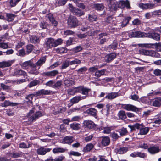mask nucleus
Masks as SVG:
<instances>
[{
	"label": "nucleus",
	"mask_w": 161,
	"mask_h": 161,
	"mask_svg": "<svg viewBox=\"0 0 161 161\" xmlns=\"http://www.w3.org/2000/svg\"><path fill=\"white\" fill-rule=\"evenodd\" d=\"M130 35L132 37H148L157 41L160 40V34L154 31L146 33L141 31H132Z\"/></svg>",
	"instance_id": "obj_1"
},
{
	"label": "nucleus",
	"mask_w": 161,
	"mask_h": 161,
	"mask_svg": "<svg viewBox=\"0 0 161 161\" xmlns=\"http://www.w3.org/2000/svg\"><path fill=\"white\" fill-rule=\"evenodd\" d=\"M42 116V114L40 111H37L36 113L32 109L29 111L27 115V117L28 118V120L31 122H33L36 120V119Z\"/></svg>",
	"instance_id": "obj_2"
},
{
	"label": "nucleus",
	"mask_w": 161,
	"mask_h": 161,
	"mask_svg": "<svg viewBox=\"0 0 161 161\" xmlns=\"http://www.w3.org/2000/svg\"><path fill=\"white\" fill-rule=\"evenodd\" d=\"M67 24L70 28H75L78 26L79 21L75 16L70 15L68 18Z\"/></svg>",
	"instance_id": "obj_3"
},
{
	"label": "nucleus",
	"mask_w": 161,
	"mask_h": 161,
	"mask_svg": "<svg viewBox=\"0 0 161 161\" xmlns=\"http://www.w3.org/2000/svg\"><path fill=\"white\" fill-rule=\"evenodd\" d=\"M139 52L141 54L154 58H159L160 56L158 53L153 50H148L142 49L139 50Z\"/></svg>",
	"instance_id": "obj_4"
},
{
	"label": "nucleus",
	"mask_w": 161,
	"mask_h": 161,
	"mask_svg": "<svg viewBox=\"0 0 161 161\" xmlns=\"http://www.w3.org/2000/svg\"><path fill=\"white\" fill-rule=\"evenodd\" d=\"M139 46L141 47L145 48H155L158 51L161 52V43H144L139 44Z\"/></svg>",
	"instance_id": "obj_5"
},
{
	"label": "nucleus",
	"mask_w": 161,
	"mask_h": 161,
	"mask_svg": "<svg viewBox=\"0 0 161 161\" xmlns=\"http://www.w3.org/2000/svg\"><path fill=\"white\" fill-rule=\"evenodd\" d=\"M121 107L123 108L127 111L136 112L138 110V108L130 104H122Z\"/></svg>",
	"instance_id": "obj_6"
},
{
	"label": "nucleus",
	"mask_w": 161,
	"mask_h": 161,
	"mask_svg": "<svg viewBox=\"0 0 161 161\" xmlns=\"http://www.w3.org/2000/svg\"><path fill=\"white\" fill-rule=\"evenodd\" d=\"M71 11L75 15L78 17L84 15L85 14V12L83 10L73 7L71 9Z\"/></svg>",
	"instance_id": "obj_7"
},
{
	"label": "nucleus",
	"mask_w": 161,
	"mask_h": 161,
	"mask_svg": "<svg viewBox=\"0 0 161 161\" xmlns=\"http://www.w3.org/2000/svg\"><path fill=\"white\" fill-rule=\"evenodd\" d=\"M92 8L95 10L101 11L104 9L105 7L103 3H95L93 4Z\"/></svg>",
	"instance_id": "obj_8"
},
{
	"label": "nucleus",
	"mask_w": 161,
	"mask_h": 161,
	"mask_svg": "<svg viewBox=\"0 0 161 161\" xmlns=\"http://www.w3.org/2000/svg\"><path fill=\"white\" fill-rule=\"evenodd\" d=\"M52 92L50 90L42 89L35 92L33 94V96H38L43 95H49L51 94Z\"/></svg>",
	"instance_id": "obj_9"
},
{
	"label": "nucleus",
	"mask_w": 161,
	"mask_h": 161,
	"mask_svg": "<svg viewBox=\"0 0 161 161\" xmlns=\"http://www.w3.org/2000/svg\"><path fill=\"white\" fill-rule=\"evenodd\" d=\"M109 9L112 11H114L116 8L115 6L117 1L115 0H106Z\"/></svg>",
	"instance_id": "obj_10"
},
{
	"label": "nucleus",
	"mask_w": 161,
	"mask_h": 161,
	"mask_svg": "<svg viewBox=\"0 0 161 161\" xmlns=\"http://www.w3.org/2000/svg\"><path fill=\"white\" fill-rule=\"evenodd\" d=\"M50 148H46L43 147H41L37 150V153L38 155H45L47 152H49Z\"/></svg>",
	"instance_id": "obj_11"
},
{
	"label": "nucleus",
	"mask_w": 161,
	"mask_h": 161,
	"mask_svg": "<svg viewBox=\"0 0 161 161\" xmlns=\"http://www.w3.org/2000/svg\"><path fill=\"white\" fill-rule=\"evenodd\" d=\"M45 43L46 48L47 49L51 48L54 47V39L52 38H48L46 39Z\"/></svg>",
	"instance_id": "obj_12"
},
{
	"label": "nucleus",
	"mask_w": 161,
	"mask_h": 161,
	"mask_svg": "<svg viewBox=\"0 0 161 161\" xmlns=\"http://www.w3.org/2000/svg\"><path fill=\"white\" fill-rule=\"evenodd\" d=\"M116 57V54L115 53H112L107 55L105 57V59L107 63H109L111 62Z\"/></svg>",
	"instance_id": "obj_13"
},
{
	"label": "nucleus",
	"mask_w": 161,
	"mask_h": 161,
	"mask_svg": "<svg viewBox=\"0 0 161 161\" xmlns=\"http://www.w3.org/2000/svg\"><path fill=\"white\" fill-rule=\"evenodd\" d=\"M46 60L45 57L41 58L35 64H34V69L36 68V67H39L38 69L42 65L45 63Z\"/></svg>",
	"instance_id": "obj_14"
},
{
	"label": "nucleus",
	"mask_w": 161,
	"mask_h": 161,
	"mask_svg": "<svg viewBox=\"0 0 161 161\" xmlns=\"http://www.w3.org/2000/svg\"><path fill=\"white\" fill-rule=\"evenodd\" d=\"M21 65L23 69H26L27 67H29L31 69H34V63L30 60L24 62Z\"/></svg>",
	"instance_id": "obj_15"
},
{
	"label": "nucleus",
	"mask_w": 161,
	"mask_h": 161,
	"mask_svg": "<svg viewBox=\"0 0 161 161\" xmlns=\"http://www.w3.org/2000/svg\"><path fill=\"white\" fill-rule=\"evenodd\" d=\"M83 124L84 126L89 129H92L95 126V125L94 123L90 120L84 121Z\"/></svg>",
	"instance_id": "obj_16"
},
{
	"label": "nucleus",
	"mask_w": 161,
	"mask_h": 161,
	"mask_svg": "<svg viewBox=\"0 0 161 161\" xmlns=\"http://www.w3.org/2000/svg\"><path fill=\"white\" fill-rule=\"evenodd\" d=\"M132 18L130 16L125 17L123 19L122 21L120 23L121 24V27L123 28L127 26L129 24V21Z\"/></svg>",
	"instance_id": "obj_17"
},
{
	"label": "nucleus",
	"mask_w": 161,
	"mask_h": 161,
	"mask_svg": "<svg viewBox=\"0 0 161 161\" xmlns=\"http://www.w3.org/2000/svg\"><path fill=\"white\" fill-rule=\"evenodd\" d=\"M97 111L94 108H90L86 110L84 113L87 114L91 115L92 116L95 118H97Z\"/></svg>",
	"instance_id": "obj_18"
},
{
	"label": "nucleus",
	"mask_w": 161,
	"mask_h": 161,
	"mask_svg": "<svg viewBox=\"0 0 161 161\" xmlns=\"http://www.w3.org/2000/svg\"><path fill=\"white\" fill-rule=\"evenodd\" d=\"M81 87H75L73 89H69L68 90V94L70 95H74L77 92H81Z\"/></svg>",
	"instance_id": "obj_19"
},
{
	"label": "nucleus",
	"mask_w": 161,
	"mask_h": 161,
	"mask_svg": "<svg viewBox=\"0 0 161 161\" xmlns=\"http://www.w3.org/2000/svg\"><path fill=\"white\" fill-rule=\"evenodd\" d=\"M64 83L65 86L69 87L74 85L75 83L74 81V79L71 78L65 79L64 81Z\"/></svg>",
	"instance_id": "obj_20"
},
{
	"label": "nucleus",
	"mask_w": 161,
	"mask_h": 161,
	"mask_svg": "<svg viewBox=\"0 0 161 161\" xmlns=\"http://www.w3.org/2000/svg\"><path fill=\"white\" fill-rule=\"evenodd\" d=\"M155 6V4L151 3H147L143 4L141 3L140 4V6L143 9H152Z\"/></svg>",
	"instance_id": "obj_21"
},
{
	"label": "nucleus",
	"mask_w": 161,
	"mask_h": 161,
	"mask_svg": "<svg viewBox=\"0 0 161 161\" xmlns=\"http://www.w3.org/2000/svg\"><path fill=\"white\" fill-rule=\"evenodd\" d=\"M152 105L155 107H160L161 106V97L155 98L153 101Z\"/></svg>",
	"instance_id": "obj_22"
},
{
	"label": "nucleus",
	"mask_w": 161,
	"mask_h": 161,
	"mask_svg": "<svg viewBox=\"0 0 161 161\" xmlns=\"http://www.w3.org/2000/svg\"><path fill=\"white\" fill-rule=\"evenodd\" d=\"M18 104L15 103H11L8 101H5L1 104V106L3 107H6L8 106H17Z\"/></svg>",
	"instance_id": "obj_23"
},
{
	"label": "nucleus",
	"mask_w": 161,
	"mask_h": 161,
	"mask_svg": "<svg viewBox=\"0 0 161 161\" xmlns=\"http://www.w3.org/2000/svg\"><path fill=\"white\" fill-rule=\"evenodd\" d=\"M74 141V139L73 136H66L65 137L62 141V142L64 143H67L70 144Z\"/></svg>",
	"instance_id": "obj_24"
},
{
	"label": "nucleus",
	"mask_w": 161,
	"mask_h": 161,
	"mask_svg": "<svg viewBox=\"0 0 161 161\" xmlns=\"http://www.w3.org/2000/svg\"><path fill=\"white\" fill-rule=\"evenodd\" d=\"M40 41V38L35 36H32L30 38V42L32 43H39Z\"/></svg>",
	"instance_id": "obj_25"
},
{
	"label": "nucleus",
	"mask_w": 161,
	"mask_h": 161,
	"mask_svg": "<svg viewBox=\"0 0 161 161\" xmlns=\"http://www.w3.org/2000/svg\"><path fill=\"white\" fill-rule=\"evenodd\" d=\"M86 98V96H75L71 99L70 101L73 103H78L79 101L83 99Z\"/></svg>",
	"instance_id": "obj_26"
},
{
	"label": "nucleus",
	"mask_w": 161,
	"mask_h": 161,
	"mask_svg": "<svg viewBox=\"0 0 161 161\" xmlns=\"http://www.w3.org/2000/svg\"><path fill=\"white\" fill-rule=\"evenodd\" d=\"M13 63L12 61H3L0 62V68L8 67L11 66Z\"/></svg>",
	"instance_id": "obj_27"
},
{
	"label": "nucleus",
	"mask_w": 161,
	"mask_h": 161,
	"mask_svg": "<svg viewBox=\"0 0 161 161\" xmlns=\"http://www.w3.org/2000/svg\"><path fill=\"white\" fill-rule=\"evenodd\" d=\"M118 96L117 92H111L108 94L105 97V98L108 99H112L115 98Z\"/></svg>",
	"instance_id": "obj_28"
},
{
	"label": "nucleus",
	"mask_w": 161,
	"mask_h": 161,
	"mask_svg": "<svg viewBox=\"0 0 161 161\" xmlns=\"http://www.w3.org/2000/svg\"><path fill=\"white\" fill-rule=\"evenodd\" d=\"M16 15L12 13H6V19L9 22H12L14 19Z\"/></svg>",
	"instance_id": "obj_29"
},
{
	"label": "nucleus",
	"mask_w": 161,
	"mask_h": 161,
	"mask_svg": "<svg viewBox=\"0 0 161 161\" xmlns=\"http://www.w3.org/2000/svg\"><path fill=\"white\" fill-rule=\"evenodd\" d=\"M118 43L116 40H115L113 41L112 43L108 45V48L110 49L115 50L116 49L117 47Z\"/></svg>",
	"instance_id": "obj_30"
},
{
	"label": "nucleus",
	"mask_w": 161,
	"mask_h": 161,
	"mask_svg": "<svg viewBox=\"0 0 161 161\" xmlns=\"http://www.w3.org/2000/svg\"><path fill=\"white\" fill-rule=\"evenodd\" d=\"M148 152L152 154H154L158 153L159 149L158 147L154 146L148 149Z\"/></svg>",
	"instance_id": "obj_31"
},
{
	"label": "nucleus",
	"mask_w": 161,
	"mask_h": 161,
	"mask_svg": "<svg viewBox=\"0 0 161 161\" xmlns=\"http://www.w3.org/2000/svg\"><path fill=\"white\" fill-rule=\"evenodd\" d=\"M88 20L90 22H92L94 21H96L98 20L97 16L94 14H88Z\"/></svg>",
	"instance_id": "obj_32"
},
{
	"label": "nucleus",
	"mask_w": 161,
	"mask_h": 161,
	"mask_svg": "<svg viewBox=\"0 0 161 161\" xmlns=\"http://www.w3.org/2000/svg\"><path fill=\"white\" fill-rule=\"evenodd\" d=\"M68 50V49L66 47H60L57 48L56 49L57 52L59 54L66 53Z\"/></svg>",
	"instance_id": "obj_33"
},
{
	"label": "nucleus",
	"mask_w": 161,
	"mask_h": 161,
	"mask_svg": "<svg viewBox=\"0 0 161 161\" xmlns=\"http://www.w3.org/2000/svg\"><path fill=\"white\" fill-rule=\"evenodd\" d=\"M26 49V53L27 54H29L31 53L34 48V46L31 44H28L25 46Z\"/></svg>",
	"instance_id": "obj_34"
},
{
	"label": "nucleus",
	"mask_w": 161,
	"mask_h": 161,
	"mask_svg": "<svg viewBox=\"0 0 161 161\" xmlns=\"http://www.w3.org/2000/svg\"><path fill=\"white\" fill-rule=\"evenodd\" d=\"M90 90V89L81 86L80 93L83 95H85V96H86V97Z\"/></svg>",
	"instance_id": "obj_35"
},
{
	"label": "nucleus",
	"mask_w": 161,
	"mask_h": 161,
	"mask_svg": "<svg viewBox=\"0 0 161 161\" xmlns=\"http://www.w3.org/2000/svg\"><path fill=\"white\" fill-rule=\"evenodd\" d=\"M110 142V139L109 137H104L102 139V143L103 145L106 146L109 144Z\"/></svg>",
	"instance_id": "obj_36"
},
{
	"label": "nucleus",
	"mask_w": 161,
	"mask_h": 161,
	"mask_svg": "<svg viewBox=\"0 0 161 161\" xmlns=\"http://www.w3.org/2000/svg\"><path fill=\"white\" fill-rule=\"evenodd\" d=\"M123 0H121L117 2L115 6V8L114 9V11H116L118 8H120L122 9H123Z\"/></svg>",
	"instance_id": "obj_37"
},
{
	"label": "nucleus",
	"mask_w": 161,
	"mask_h": 161,
	"mask_svg": "<svg viewBox=\"0 0 161 161\" xmlns=\"http://www.w3.org/2000/svg\"><path fill=\"white\" fill-rule=\"evenodd\" d=\"M94 146L92 143L87 144L83 148V151L84 152L90 151L93 147Z\"/></svg>",
	"instance_id": "obj_38"
},
{
	"label": "nucleus",
	"mask_w": 161,
	"mask_h": 161,
	"mask_svg": "<svg viewBox=\"0 0 161 161\" xmlns=\"http://www.w3.org/2000/svg\"><path fill=\"white\" fill-rule=\"evenodd\" d=\"M123 9L125 8L127 9H130L131 8L130 5V2L128 0H123Z\"/></svg>",
	"instance_id": "obj_39"
},
{
	"label": "nucleus",
	"mask_w": 161,
	"mask_h": 161,
	"mask_svg": "<svg viewBox=\"0 0 161 161\" xmlns=\"http://www.w3.org/2000/svg\"><path fill=\"white\" fill-rule=\"evenodd\" d=\"M40 28L42 29H46L49 25L45 21H41L39 24Z\"/></svg>",
	"instance_id": "obj_40"
},
{
	"label": "nucleus",
	"mask_w": 161,
	"mask_h": 161,
	"mask_svg": "<svg viewBox=\"0 0 161 161\" xmlns=\"http://www.w3.org/2000/svg\"><path fill=\"white\" fill-rule=\"evenodd\" d=\"M120 135L121 136H125L127 135L128 133V131L126 128L122 127L118 131Z\"/></svg>",
	"instance_id": "obj_41"
},
{
	"label": "nucleus",
	"mask_w": 161,
	"mask_h": 161,
	"mask_svg": "<svg viewBox=\"0 0 161 161\" xmlns=\"http://www.w3.org/2000/svg\"><path fill=\"white\" fill-rule=\"evenodd\" d=\"M149 130V128L147 127L141 128L140 130V133L141 135L146 134Z\"/></svg>",
	"instance_id": "obj_42"
},
{
	"label": "nucleus",
	"mask_w": 161,
	"mask_h": 161,
	"mask_svg": "<svg viewBox=\"0 0 161 161\" xmlns=\"http://www.w3.org/2000/svg\"><path fill=\"white\" fill-rule=\"evenodd\" d=\"M70 128L73 130H77L80 128V125L78 123H74L70 125Z\"/></svg>",
	"instance_id": "obj_43"
},
{
	"label": "nucleus",
	"mask_w": 161,
	"mask_h": 161,
	"mask_svg": "<svg viewBox=\"0 0 161 161\" xmlns=\"http://www.w3.org/2000/svg\"><path fill=\"white\" fill-rule=\"evenodd\" d=\"M118 115L119 118L121 119H124L126 118L125 112L123 111H120L118 113Z\"/></svg>",
	"instance_id": "obj_44"
},
{
	"label": "nucleus",
	"mask_w": 161,
	"mask_h": 161,
	"mask_svg": "<svg viewBox=\"0 0 161 161\" xmlns=\"http://www.w3.org/2000/svg\"><path fill=\"white\" fill-rule=\"evenodd\" d=\"M128 148L125 147H120L117 149L116 151L117 153L119 154H123L126 152L128 151Z\"/></svg>",
	"instance_id": "obj_45"
},
{
	"label": "nucleus",
	"mask_w": 161,
	"mask_h": 161,
	"mask_svg": "<svg viewBox=\"0 0 161 161\" xmlns=\"http://www.w3.org/2000/svg\"><path fill=\"white\" fill-rule=\"evenodd\" d=\"M66 150L62 148L58 147L54 148L53 150V152L54 153H63L65 152Z\"/></svg>",
	"instance_id": "obj_46"
},
{
	"label": "nucleus",
	"mask_w": 161,
	"mask_h": 161,
	"mask_svg": "<svg viewBox=\"0 0 161 161\" xmlns=\"http://www.w3.org/2000/svg\"><path fill=\"white\" fill-rule=\"evenodd\" d=\"M54 47L61 45L63 43V40L61 38H58L55 40L54 39Z\"/></svg>",
	"instance_id": "obj_47"
},
{
	"label": "nucleus",
	"mask_w": 161,
	"mask_h": 161,
	"mask_svg": "<svg viewBox=\"0 0 161 161\" xmlns=\"http://www.w3.org/2000/svg\"><path fill=\"white\" fill-rule=\"evenodd\" d=\"M10 6L11 7L15 6L21 0H9Z\"/></svg>",
	"instance_id": "obj_48"
},
{
	"label": "nucleus",
	"mask_w": 161,
	"mask_h": 161,
	"mask_svg": "<svg viewBox=\"0 0 161 161\" xmlns=\"http://www.w3.org/2000/svg\"><path fill=\"white\" fill-rule=\"evenodd\" d=\"M32 146V144L31 143H28V145L24 142L21 143L19 144V147L22 148H30Z\"/></svg>",
	"instance_id": "obj_49"
},
{
	"label": "nucleus",
	"mask_w": 161,
	"mask_h": 161,
	"mask_svg": "<svg viewBox=\"0 0 161 161\" xmlns=\"http://www.w3.org/2000/svg\"><path fill=\"white\" fill-rule=\"evenodd\" d=\"M39 84V81L38 80H35L30 82L29 84V85L28 86L29 87H31L33 86H34L38 84Z\"/></svg>",
	"instance_id": "obj_50"
},
{
	"label": "nucleus",
	"mask_w": 161,
	"mask_h": 161,
	"mask_svg": "<svg viewBox=\"0 0 161 161\" xmlns=\"http://www.w3.org/2000/svg\"><path fill=\"white\" fill-rule=\"evenodd\" d=\"M69 64L68 62V60H66L64 61L62 64V66L61 68L62 69H66L67 67H68L69 65Z\"/></svg>",
	"instance_id": "obj_51"
},
{
	"label": "nucleus",
	"mask_w": 161,
	"mask_h": 161,
	"mask_svg": "<svg viewBox=\"0 0 161 161\" xmlns=\"http://www.w3.org/2000/svg\"><path fill=\"white\" fill-rule=\"evenodd\" d=\"M69 65H72L75 64H79L81 63L80 60L75 59L72 61H68Z\"/></svg>",
	"instance_id": "obj_52"
},
{
	"label": "nucleus",
	"mask_w": 161,
	"mask_h": 161,
	"mask_svg": "<svg viewBox=\"0 0 161 161\" xmlns=\"http://www.w3.org/2000/svg\"><path fill=\"white\" fill-rule=\"evenodd\" d=\"M62 82L61 81H57L56 83H54L53 86V88H58L60 87L62 84Z\"/></svg>",
	"instance_id": "obj_53"
},
{
	"label": "nucleus",
	"mask_w": 161,
	"mask_h": 161,
	"mask_svg": "<svg viewBox=\"0 0 161 161\" xmlns=\"http://www.w3.org/2000/svg\"><path fill=\"white\" fill-rule=\"evenodd\" d=\"M141 24V21L138 18H136L132 21V24L133 25H139Z\"/></svg>",
	"instance_id": "obj_54"
},
{
	"label": "nucleus",
	"mask_w": 161,
	"mask_h": 161,
	"mask_svg": "<svg viewBox=\"0 0 161 161\" xmlns=\"http://www.w3.org/2000/svg\"><path fill=\"white\" fill-rule=\"evenodd\" d=\"M68 0H59L58 2V6L65 5Z\"/></svg>",
	"instance_id": "obj_55"
},
{
	"label": "nucleus",
	"mask_w": 161,
	"mask_h": 161,
	"mask_svg": "<svg viewBox=\"0 0 161 161\" xmlns=\"http://www.w3.org/2000/svg\"><path fill=\"white\" fill-rule=\"evenodd\" d=\"M75 33L74 31L70 30H67L65 31L64 32V34L65 35L67 36L70 35H73Z\"/></svg>",
	"instance_id": "obj_56"
},
{
	"label": "nucleus",
	"mask_w": 161,
	"mask_h": 161,
	"mask_svg": "<svg viewBox=\"0 0 161 161\" xmlns=\"http://www.w3.org/2000/svg\"><path fill=\"white\" fill-rule=\"evenodd\" d=\"M82 50V48L81 46H77L73 48V51L76 53L80 52Z\"/></svg>",
	"instance_id": "obj_57"
},
{
	"label": "nucleus",
	"mask_w": 161,
	"mask_h": 161,
	"mask_svg": "<svg viewBox=\"0 0 161 161\" xmlns=\"http://www.w3.org/2000/svg\"><path fill=\"white\" fill-rule=\"evenodd\" d=\"M0 47L4 49H7L8 48V46L6 43L0 42Z\"/></svg>",
	"instance_id": "obj_58"
},
{
	"label": "nucleus",
	"mask_w": 161,
	"mask_h": 161,
	"mask_svg": "<svg viewBox=\"0 0 161 161\" xmlns=\"http://www.w3.org/2000/svg\"><path fill=\"white\" fill-rule=\"evenodd\" d=\"M111 136L112 138L115 140L118 139L119 137V136L116 133L114 132L111 133Z\"/></svg>",
	"instance_id": "obj_59"
},
{
	"label": "nucleus",
	"mask_w": 161,
	"mask_h": 161,
	"mask_svg": "<svg viewBox=\"0 0 161 161\" xmlns=\"http://www.w3.org/2000/svg\"><path fill=\"white\" fill-rule=\"evenodd\" d=\"M87 33L84 34L80 33L77 35V36L79 38L82 39L87 37Z\"/></svg>",
	"instance_id": "obj_60"
},
{
	"label": "nucleus",
	"mask_w": 161,
	"mask_h": 161,
	"mask_svg": "<svg viewBox=\"0 0 161 161\" xmlns=\"http://www.w3.org/2000/svg\"><path fill=\"white\" fill-rule=\"evenodd\" d=\"M104 71H96L95 72V75L97 77H99L102 75H103Z\"/></svg>",
	"instance_id": "obj_61"
},
{
	"label": "nucleus",
	"mask_w": 161,
	"mask_h": 161,
	"mask_svg": "<svg viewBox=\"0 0 161 161\" xmlns=\"http://www.w3.org/2000/svg\"><path fill=\"white\" fill-rule=\"evenodd\" d=\"M69 154L71 155L78 156L80 155V154L77 152L72 151L70 152Z\"/></svg>",
	"instance_id": "obj_62"
},
{
	"label": "nucleus",
	"mask_w": 161,
	"mask_h": 161,
	"mask_svg": "<svg viewBox=\"0 0 161 161\" xmlns=\"http://www.w3.org/2000/svg\"><path fill=\"white\" fill-rule=\"evenodd\" d=\"M112 130V127H106L104 128L103 132L104 133H109Z\"/></svg>",
	"instance_id": "obj_63"
},
{
	"label": "nucleus",
	"mask_w": 161,
	"mask_h": 161,
	"mask_svg": "<svg viewBox=\"0 0 161 161\" xmlns=\"http://www.w3.org/2000/svg\"><path fill=\"white\" fill-rule=\"evenodd\" d=\"M19 55L21 56L24 57L26 55L25 51L24 49H22L19 51Z\"/></svg>",
	"instance_id": "obj_64"
}]
</instances>
